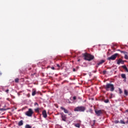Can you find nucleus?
Masks as SVG:
<instances>
[{"mask_svg": "<svg viewBox=\"0 0 128 128\" xmlns=\"http://www.w3.org/2000/svg\"><path fill=\"white\" fill-rule=\"evenodd\" d=\"M82 56L84 57V60H88V62H90V60H92L94 58V56L90 54L84 53Z\"/></svg>", "mask_w": 128, "mask_h": 128, "instance_id": "nucleus-1", "label": "nucleus"}, {"mask_svg": "<svg viewBox=\"0 0 128 128\" xmlns=\"http://www.w3.org/2000/svg\"><path fill=\"white\" fill-rule=\"evenodd\" d=\"M104 88L107 91L114 92V86L113 84L108 83L104 86Z\"/></svg>", "mask_w": 128, "mask_h": 128, "instance_id": "nucleus-2", "label": "nucleus"}, {"mask_svg": "<svg viewBox=\"0 0 128 128\" xmlns=\"http://www.w3.org/2000/svg\"><path fill=\"white\" fill-rule=\"evenodd\" d=\"M86 110V107L84 106H78L74 108V112H84Z\"/></svg>", "mask_w": 128, "mask_h": 128, "instance_id": "nucleus-3", "label": "nucleus"}, {"mask_svg": "<svg viewBox=\"0 0 128 128\" xmlns=\"http://www.w3.org/2000/svg\"><path fill=\"white\" fill-rule=\"evenodd\" d=\"M95 114L97 116H101L104 114V110H95Z\"/></svg>", "mask_w": 128, "mask_h": 128, "instance_id": "nucleus-4", "label": "nucleus"}, {"mask_svg": "<svg viewBox=\"0 0 128 128\" xmlns=\"http://www.w3.org/2000/svg\"><path fill=\"white\" fill-rule=\"evenodd\" d=\"M26 116H32V114H34V111H32V108H29L28 111H27L26 114Z\"/></svg>", "mask_w": 128, "mask_h": 128, "instance_id": "nucleus-5", "label": "nucleus"}, {"mask_svg": "<svg viewBox=\"0 0 128 128\" xmlns=\"http://www.w3.org/2000/svg\"><path fill=\"white\" fill-rule=\"evenodd\" d=\"M118 54L116 53L112 55L111 56L108 57V60H114L116 58L118 57Z\"/></svg>", "mask_w": 128, "mask_h": 128, "instance_id": "nucleus-6", "label": "nucleus"}, {"mask_svg": "<svg viewBox=\"0 0 128 128\" xmlns=\"http://www.w3.org/2000/svg\"><path fill=\"white\" fill-rule=\"evenodd\" d=\"M60 114L62 120H63V122H66V115L62 112L60 113Z\"/></svg>", "mask_w": 128, "mask_h": 128, "instance_id": "nucleus-7", "label": "nucleus"}, {"mask_svg": "<svg viewBox=\"0 0 128 128\" xmlns=\"http://www.w3.org/2000/svg\"><path fill=\"white\" fill-rule=\"evenodd\" d=\"M124 64V61L122 58H119L117 61V64Z\"/></svg>", "mask_w": 128, "mask_h": 128, "instance_id": "nucleus-8", "label": "nucleus"}, {"mask_svg": "<svg viewBox=\"0 0 128 128\" xmlns=\"http://www.w3.org/2000/svg\"><path fill=\"white\" fill-rule=\"evenodd\" d=\"M42 114L43 116V117L44 118H46L48 114H46V110H44L42 111Z\"/></svg>", "mask_w": 128, "mask_h": 128, "instance_id": "nucleus-9", "label": "nucleus"}, {"mask_svg": "<svg viewBox=\"0 0 128 128\" xmlns=\"http://www.w3.org/2000/svg\"><path fill=\"white\" fill-rule=\"evenodd\" d=\"M60 109L62 110H64V112L65 114H68V110H66V108H64V107H60Z\"/></svg>", "mask_w": 128, "mask_h": 128, "instance_id": "nucleus-10", "label": "nucleus"}, {"mask_svg": "<svg viewBox=\"0 0 128 128\" xmlns=\"http://www.w3.org/2000/svg\"><path fill=\"white\" fill-rule=\"evenodd\" d=\"M22 124H24V121L22 120H21L18 122V125L19 126H22Z\"/></svg>", "mask_w": 128, "mask_h": 128, "instance_id": "nucleus-11", "label": "nucleus"}, {"mask_svg": "<svg viewBox=\"0 0 128 128\" xmlns=\"http://www.w3.org/2000/svg\"><path fill=\"white\" fill-rule=\"evenodd\" d=\"M104 62V60H101L100 62L98 63V66H100V64H102Z\"/></svg>", "mask_w": 128, "mask_h": 128, "instance_id": "nucleus-12", "label": "nucleus"}, {"mask_svg": "<svg viewBox=\"0 0 128 128\" xmlns=\"http://www.w3.org/2000/svg\"><path fill=\"white\" fill-rule=\"evenodd\" d=\"M124 58H125V60H128V52H126V54H124Z\"/></svg>", "mask_w": 128, "mask_h": 128, "instance_id": "nucleus-13", "label": "nucleus"}, {"mask_svg": "<svg viewBox=\"0 0 128 128\" xmlns=\"http://www.w3.org/2000/svg\"><path fill=\"white\" fill-rule=\"evenodd\" d=\"M74 126H76V128H80V124L78 123L74 124Z\"/></svg>", "mask_w": 128, "mask_h": 128, "instance_id": "nucleus-14", "label": "nucleus"}, {"mask_svg": "<svg viewBox=\"0 0 128 128\" xmlns=\"http://www.w3.org/2000/svg\"><path fill=\"white\" fill-rule=\"evenodd\" d=\"M25 128H32V126H30V124H26L25 126Z\"/></svg>", "mask_w": 128, "mask_h": 128, "instance_id": "nucleus-15", "label": "nucleus"}, {"mask_svg": "<svg viewBox=\"0 0 128 128\" xmlns=\"http://www.w3.org/2000/svg\"><path fill=\"white\" fill-rule=\"evenodd\" d=\"M124 94H125V96H127L128 95V92L126 90H124Z\"/></svg>", "mask_w": 128, "mask_h": 128, "instance_id": "nucleus-16", "label": "nucleus"}, {"mask_svg": "<svg viewBox=\"0 0 128 128\" xmlns=\"http://www.w3.org/2000/svg\"><path fill=\"white\" fill-rule=\"evenodd\" d=\"M121 76L122 78H126V74H122Z\"/></svg>", "mask_w": 128, "mask_h": 128, "instance_id": "nucleus-17", "label": "nucleus"}, {"mask_svg": "<svg viewBox=\"0 0 128 128\" xmlns=\"http://www.w3.org/2000/svg\"><path fill=\"white\" fill-rule=\"evenodd\" d=\"M120 124H126V122L122 120H120Z\"/></svg>", "mask_w": 128, "mask_h": 128, "instance_id": "nucleus-18", "label": "nucleus"}, {"mask_svg": "<svg viewBox=\"0 0 128 128\" xmlns=\"http://www.w3.org/2000/svg\"><path fill=\"white\" fill-rule=\"evenodd\" d=\"M104 102H105V104H108V102H110V100H108V99L104 100Z\"/></svg>", "mask_w": 128, "mask_h": 128, "instance_id": "nucleus-19", "label": "nucleus"}, {"mask_svg": "<svg viewBox=\"0 0 128 128\" xmlns=\"http://www.w3.org/2000/svg\"><path fill=\"white\" fill-rule=\"evenodd\" d=\"M118 90H119V94H122V89H120V88H118Z\"/></svg>", "mask_w": 128, "mask_h": 128, "instance_id": "nucleus-20", "label": "nucleus"}, {"mask_svg": "<svg viewBox=\"0 0 128 128\" xmlns=\"http://www.w3.org/2000/svg\"><path fill=\"white\" fill-rule=\"evenodd\" d=\"M35 112H40V108H37L36 109L34 110Z\"/></svg>", "mask_w": 128, "mask_h": 128, "instance_id": "nucleus-21", "label": "nucleus"}, {"mask_svg": "<svg viewBox=\"0 0 128 128\" xmlns=\"http://www.w3.org/2000/svg\"><path fill=\"white\" fill-rule=\"evenodd\" d=\"M36 90L33 91L32 92V96H36Z\"/></svg>", "mask_w": 128, "mask_h": 128, "instance_id": "nucleus-22", "label": "nucleus"}, {"mask_svg": "<svg viewBox=\"0 0 128 128\" xmlns=\"http://www.w3.org/2000/svg\"><path fill=\"white\" fill-rule=\"evenodd\" d=\"M120 52H121V54H126V52L121 50L120 51Z\"/></svg>", "mask_w": 128, "mask_h": 128, "instance_id": "nucleus-23", "label": "nucleus"}, {"mask_svg": "<svg viewBox=\"0 0 128 128\" xmlns=\"http://www.w3.org/2000/svg\"><path fill=\"white\" fill-rule=\"evenodd\" d=\"M122 68H124V70H126V68H127L126 66V65L122 66Z\"/></svg>", "mask_w": 128, "mask_h": 128, "instance_id": "nucleus-24", "label": "nucleus"}, {"mask_svg": "<svg viewBox=\"0 0 128 128\" xmlns=\"http://www.w3.org/2000/svg\"><path fill=\"white\" fill-rule=\"evenodd\" d=\"M122 68H124V70H126V68H127L126 66V65L122 66Z\"/></svg>", "mask_w": 128, "mask_h": 128, "instance_id": "nucleus-25", "label": "nucleus"}, {"mask_svg": "<svg viewBox=\"0 0 128 128\" xmlns=\"http://www.w3.org/2000/svg\"><path fill=\"white\" fill-rule=\"evenodd\" d=\"M18 80H20V79L18 78L15 79V82H18Z\"/></svg>", "mask_w": 128, "mask_h": 128, "instance_id": "nucleus-26", "label": "nucleus"}, {"mask_svg": "<svg viewBox=\"0 0 128 128\" xmlns=\"http://www.w3.org/2000/svg\"><path fill=\"white\" fill-rule=\"evenodd\" d=\"M102 74H106V70H104L102 72Z\"/></svg>", "mask_w": 128, "mask_h": 128, "instance_id": "nucleus-27", "label": "nucleus"}, {"mask_svg": "<svg viewBox=\"0 0 128 128\" xmlns=\"http://www.w3.org/2000/svg\"><path fill=\"white\" fill-rule=\"evenodd\" d=\"M118 122H120L118 120H116L114 121V124H118Z\"/></svg>", "mask_w": 128, "mask_h": 128, "instance_id": "nucleus-28", "label": "nucleus"}, {"mask_svg": "<svg viewBox=\"0 0 128 128\" xmlns=\"http://www.w3.org/2000/svg\"><path fill=\"white\" fill-rule=\"evenodd\" d=\"M34 106H38V102H36L34 104Z\"/></svg>", "mask_w": 128, "mask_h": 128, "instance_id": "nucleus-29", "label": "nucleus"}, {"mask_svg": "<svg viewBox=\"0 0 128 128\" xmlns=\"http://www.w3.org/2000/svg\"><path fill=\"white\" fill-rule=\"evenodd\" d=\"M6 94H8V92H10V90L8 89L6 90Z\"/></svg>", "mask_w": 128, "mask_h": 128, "instance_id": "nucleus-30", "label": "nucleus"}, {"mask_svg": "<svg viewBox=\"0 0 128 128\" xmlns=\"http://www.w3.org/2000/svg\"><path fill=\"white\" fill-rule=\"evenodd\" d=\"M0 110H6V109L4 108H0Z\"/></svg>", "mask_w": 128, "mask_h": 128, "instance_id": "nucleus-31", "label": "nucleus"}, {"mask_svg": "<svg viewBox=\"0 0 128 128\" xmlns=\"http://www.w3.org/2000/svg\"><path fill=\"white\" fill-rule=\"evenodd\" d=\"M73 100H76V96H74L73 97Z\"/></svg>", "mask_w": 128, "mask_h": 128, "instance_id": "nucleus-32", "label": "nucleus"}, {"mask_svg": "<svg viewBox=\"0 0 128 128\" xmlns=\"http://www.w3.org/2000/svg\"><path fill=\"white\" fill-rule=\"evenodd\" d=\"M125 70H126V72H128V68L125 69Z\"/></svg>", "mask_w": 128, "mask_h": 128, "instance_id": "nucleus-33", "label": "nucleus"}, {"mask_svg": "<svg viewBox=\"0 0 128 128\" xmlns=\"http://www.w3.org/2000/svg\"><path fill=\"white\" fill-rule=\"evenodd\" d=\"M56 66H58V68H60V64H56Z\"/></svg>", "mask_w": 128, "mask_h": 128, "instance_id": "nucleus-34", "label": "nucleus"}, {"mask_svg": "<svg viewBox=\"0 0 128 128\" xmlns=\"http://www.w3.org/2000/svg\"><path fill=\"white\" fill-rule=\"evenodd\" d=\"M73 72H76V68H73Z\"/></svg>", "mask_w": 128, "mask_h": 128, "instance_id": "nucleus-35", "label": "nucleus"}, {"mask_svg": "<svg viewBox=\"0 0 128 128\" xmlns=\"http://www.w3.org/2000/svg\"><path fill=\"white\" fill-rule=\"evenodd\" d=\"M125 124H128V120L126 122H125Z\"/></svg>", "mask_w": 128, "mask_h": 128, "instance_id": "nucleus-36", "label": "nucleus"}, {"mask_svg": "<svg viewBox=\"0 0 128 128\" xmlns=\"http://www.w3.org/2000/svg\"><path fill=\"white\" fill-rule=\"evenodd\" d=\"M126 112H128V110H126Z\"/></svg>", "mask_w": 128, "mask_h": 128, "instance_id": "nucleus-37", "label": "nucleus"}, {"mask_svg": "<svg viewBox=\"0 0 128 128\" xmlns=\"http://www.w3.org/2000/svg\"><path fill=\"white\" fill-rule=\"evenodd\" d=\"M2 72H0V76H2Z\"/></svg>", "mask_w": 128, "mask_h": 128, "instance_id": "nucleus-38", "label": "nucleus"}, {"mask_svg": "<svg viewBox=\"0 0 128 128\" xmlns=\"http://www.w3.org/2000/svg\"><path fill=\"white\" fill-rule=\"evenodd\" d=\"M98 65L97 64V65L96 66V68H98Z\"/></svg>", "mask_w": 128, "mask_h": 128, "instance_id": "nucleus-39", "label": "nucleus"}, {"mask_svg": "<svg viewBox=\"0 0 128 128\" xmlns=\"http://www.w3.org/2000/svg\"><path fill=\"white\" fill-rule=\"evenodd\" d=\"M118 50V52H120L121 51L120 50Z\"/></svg>", "mask_w": 128, "mask_h": 128, "instance_id": "nucleus-40", "label": "nucleus"}, {"mask_svg": "<svg viewBox=\"0 0 128 128\" xmlns=\"http://www.w3.org/2000/svg\"><path fill=\"white\" fill-rule=\"evenodd\" d=\"M52 70H54V67H52Z\"/></svg>", "mask_w": 128, "mask_h": 128, "instance_id": "nucleus-41", "label": "nucleus"}, {"mask_svg": "<svg viewBox=\"0 0 128 128\" xmlns=\"http://www.w3.org/2000/svg\"><path fill=\"white\" fill-rule=\"evenodd\" d=\"M10 98H7V100H9Z\"/></svg>", "mask_w": 128, "mask_h": 128, "instance_id": "nucleus-42", "label": "nucleus"}, {"mask_svg": "<svg viewBox=\"0 0 128 128\" xmlns=\"http://www.w3.org/2000/svg\"><path fill=\"white\" fill-rule=\"evenodd\" d=\"M94 72H96V70H95V71Z\"/></svg>", "mask_w": 128, "mask_h": 128, "instance_id": "nucleus-43", "label": "nucleus"}, {"mask_svg": "<svg viewBox=\"0 0 128 128\" xmlns=\"http://www.w3.org/2000/svg\"><path fill=\"white\" fill-rule=\"evenodd\" d=\"M80 60H78V62H80Z\"/></svg>", "mask_w": 128, "mask_h": 128, "instance_id": "nucleus-44", "label": "nucleus"}, {"mask_svg": "<svg viewBox=\"0 0 128 128\" xmlns=\"http://www.w3.org/2000/svg\"><path fill=\"white\" fill-rule=\"evenodd\" d=\"M33 128H35L34 127Z\"/></svg>", "mask_w": 128, "mask_h": 128, "instance_id": "nucleus-45", "label": "nucleus"}]
</instances>
